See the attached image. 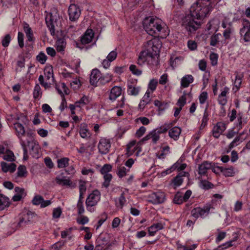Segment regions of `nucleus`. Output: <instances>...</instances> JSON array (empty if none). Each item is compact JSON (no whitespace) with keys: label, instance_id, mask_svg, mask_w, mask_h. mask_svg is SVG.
Returning <instances> with one entry per match:
<instances>
[{"label":"nucleus","instance_id":"obj_9","mask_svg":"<svg viewBox=\"0 0 250 250\" xmlns=\"http://www.w3.org/2000/svg\"><path fill=\"white\" fill-rule=\"evenodd\" d=\"M165 201V195L164 192H153L148 196V202L154 205L162 204Z\"/></svg>","mask_w":250,"mask_h":250},{"label":"nucleus","instance_id":"obj_4","mask_svg":"<svg viewBox=\"0 0 250 250\" xmlns=\"http://www.w3.org/2000/svg\"><path fill=\"white\" fill-rule=\"evenodd\" d=\"M45 22L51 35L54 36L56 27L61 24L60 18L56 9L47 13L45 17Z\"/></svg>","mask_w":250,"mask_h":250},{"label":"nucleus","instance_id":"obj_14","mask_svg":"<svg viewBox=\"0 0 250 250\" xmlns=\"http://www.w3.org/2000/svg\"><path fill=\"white\" fill-rule=\"evenodd\" d=\"M101 75V73L98 69H93L90 76V84L94 86H97V83H99Z\"/></svg>","mask_w":250,"mask_h":250},{"label":"nucleus","instance_id":"obj_26","mask_svg":"<svg viewBox=\"0 0 250 250\" xmlns=\"http://www.w3.org/2000/svg\"><path fill=\"white\" fill-rule=\"evenodd\" d=\"M66 42L64 39H59L56 42L57 50L58 52L63 51L65 47Z\"/></svg>","mask_w":250,"mask_h":250},{"label":"nucleus","instance_id":"obj_41","mask_svg":"<svg viewBox=\"0 0 250 250\" xmlns=\"http://www.w3.org/2000/svg\"><path fill=\"white\" fill-rule=\"evenodd\" d=\"M44 75L47 80L51 78L52 82H53L54 79L53 77V69L52 68H46L44 69Z\"/></svg>","mask_w":250,"mask_h":250},{"label":"nucleus","instance_id":"obj_64","mask_svg":"<svg viewBox=\"0 0 250 250\" xmlns=\"http://www.w3.org/2000/svg\"><path fill=\"white\" fill-rule=\"evenodd\" d=\"M146 131V128L145 127L142 126H141L139 129H138L136 131V135L137 137H140L143 135V134L145 133Z\"/></svg>","mask_w":250,"mask_h":250},{"label":"nucleus","instance_id":"obj_57","mask_svg":"<svg viewBox=\"0 0 250 250\" xmlns=\"http://www.w3.org/2000/svg\"><path fill=\"white\" fill-rule=\"evenodd\" d=\"M208 119V114L206 109L202 120L201 127H204L207 125Z\"/></svg>","mask_w":250,"mask_h":250},{"label":"nucleus","instance_id":"obj_46","mask_svg":"<svg viewBox=\"0 0 250 250\" xmlns=\"http://www.w3.org/2000/svg\"><path fill=\"white\" fill-rule=\"evenodd\" d=\"M130 71L134 75L139 76L142 74V70L137 68V67L134 64H131L129 66Z\"/></svg>","mask_w":250,"mask_h":250},{"label":"nucleus","instance_id":"obj_61","mask_svg":"<svg viewBox=\"0 0 250 250\" xmlns=\"http://www.w3.org/2000/svg\"><path fill=\"white\" fill-rule=\"evenodd\" d=\"M89 219L87 216H83L81 218H78L77 222L79 224L84 225L88 223Z\"/></svg>","mask_w":250,"mask_h":250},{"label":"nucleus","instance_id":"obj_17","mask_svg":"<svg viewBox=\"0 0 250 250\" xmlns=\"http://www.w3.org/2000/svg\"><path fill=\"white\" fill-rule=\"evenodd\" d=\"M94 33L92 29H87L82 37L81 41L82 44H86L90 42L93 38Z\"/></svg>","mask_w":250,"mask_h":250},{"label":"nucleus","instance_id":"obj_3","mask_svg":"<svg viewBox=\"0 0 250 250\" xmlns=\"http://www.w3.org/2000/svg\"><path fill=\"white\" fill-rule=\"evenodd\" d=\"M163 23L157 18L147 17L143 21V26L149 35H158L162 29Z\"/></svg>","mask_w":250,"mask_h":250},{"label":"nucleus","instance_id":"obj_19","mask_svg":"<svg viewBox=\"0 0 250 250\" xmlns=\"http://www.w3.org/2000/svg\"><path fill=\"white\" fill-rule=\"evenodd\" d=\"M122 89L121 87L114 86L110 90L109 99L111 101H115L122 94Z\"/></svg>","mask_w":250,"mask_h":250},{"label":"nucleus","instance_id":"obj_31","mask_svg":"<svg viewBox=\"0 0 250 250\" xmlns=\"http://www.w3.org/2000/svg\"><path fill=\"white\" fill-rule=\"evenodd\" d=\"M95 170L100 172H110L112 170V166L110 164H105L103 167L96 165Z\"/></svg>","mask_w":250,"mask_h":250},{"label":"nucleus","instance_id":"obj_10","mask_svg":"<svg viewBox=\"0 0 250 250\" xmlns=\"http://www.w3.org/2000/svg\"><path fill=\"white\" fill-rule=\"evenodd\" d=\"M199 172H207L208 170H211L212 172L220 171L222 172L223 169L222 167L215 166L214 163L205 161L199 166Z\"/></svg>","mask_w":250,"mask_h":250},{"label":"nucleus","instance_id":"obj_45","mask_svg":"<svg viewBox=\"0 0 250 250\" xmlns=\"http://www.w3.org/2000/svg\"><path fill=\"white\" fill-rule=\"evenodd\" d=\"M47 58L46 55L42 52H40L37 56V60L42 64L45 63Z\"/></svg>","mask_w":250,"mask_h":250},{"label":"nucleus","instance_id":"obj_12","mask_svg":"<svg viewBox=\"0 0 250 250\" xmlns=\"http://www.w3.org/2000/svg\"><path fill=\"white\" fill-rule=\"evenodd\" d=\"M98 149L100 153L105 154L109 152L111 147L110 142L109 140L102 138L98 144Z\"/></svg>","mask_w":250,"mask_h":250},{"label":"nucleus","instance_id":"obj_22","mask_svg":"<svg viewBox=\"0 0 250 250\" xmlns=\"http://www.w3.org/2000/svg\"><path fill=\"white\" fill-rule=\"evenodd\" d=\"M181 132V129L180 127L175 126L172 128L169 131V136L171 138L174 140H177Z\"/></svg>","mask_w":250,"mask_h":250},{"label":"nucleus","instance_id":"obj_23","mask_svg":"<svg viewBox=\"0 0 250 250\" xmlns=\"http://www.w3.org/2000/svg\"><path fill=\"white\" fill-rule=\"evenodd\" d=\"M14 128L17 132V136L20 139L21 141L22 140L21 138L24 135L25 132L24 127L21 124L17 123L14 124Z\"/></svg>","mask_w":250,"mask_h":250},{"label":"nucleus","instance_id":"obj_49","mask_svg":"<svg viewBox=\"0 0 250 250\" xmlns=\"http://www.w3.org/2000/svg\"><path fill=\"white\" fill-rule=\"evenodd\" d=\"M186 104V95L184 94L182 96H181L178 99L177 102V105L179 106V107H183L185 104Z\"/></svg>","mask_w":250,"mask_h":250},{"label":"nucleus","instance_id":"obj_34","mask_svg":"<svg viewBox=\"0 0 250 250\" xmlns=\"http://www.w3.org/2000/svg\"><path fill=\"white\" fill-rule=\"evenodd\" d=\"M221 36L220 33H217L212 35L210 38V45L212 46L216 45L220 41V37Z\"/></svg>","mask_w":250,"mask_h":250},{"label":"nucleus","instance_id":"obj_30","mask_svg":"<svg viewBox=\"0 0 250 250\" xmlns=\"http://www.w3.org/2000/svg\"><path fill=\"white\" fill-rule=\"evenodd\" d=\"M211 208L210 205H207L204 207L203 208H199V211L198 213L200 215V217L204 218L206 216L208 215L209 212Z\"/></svg>","mask_w":250,"mask_h":250},{"label":"nucleus","instance_id":"obj_5","mask_svg":"<svg viewBox=\"0 0 250 250\" xmlns=\"http://www.w3.org/2000/svg\"><path fill=\"white\" fill-rule=\"evenodd\" d=\"M37 214L34 212L29 210L22 212L20 217L17 227H21L31 224L33 222V218Z\"/></svg>","mask_w":250,"mask_h":250},{"label":"nucleus","instance_id":"obj_35","mask_svg":"<svg viewBox=\"0 0 250 250\" xmlns=\"http://www.w3.org/2000/svg\"><path fill=\"white\" fill-rule=\"evenodd\" d=\"M235 80L234 82V85L235 87L239 89L241 86L242 83V79L243 77V74H239L238 73H235Z\"/></svg>","mask_w":250,"mask_h":250},{"label":"nucleus","instance_id":"obj_6","mask_svg":"<svg viewBox=\"0 0 250 250\" xmlns=\"http://www.w3.org/2000/svg\"><path fill=\"white\" fill-rule=\"evenodd\" d=\"M100 200V193L97 190H94L90 193L86 200V208L90 212H92V207L96 205L97 203Z\"/></svg>","mask_w":250,"mask_h":250},{"label":"nucleus","instance_id":"obj_24","mask_svg":"<svg viewBox=\"0 0 250 250\" xmlns=\"http://www.w3.org/2000/svg\"><path fill=\"white\" fill-rule=\"evenodd\" d=\"M10 205L9 198L5 195L0 194V210L4 209Z\"/></svg>","mask_w":250,"mask_h":250},{"label":"nucleus","instance_id":"obj_28","mask_svg":"<svg viewBox=\"0 0 250 250\" xmlns=\"http://www.w3.org/2000/svg\"><path fill=\"white\" fill-rule=\"evenodd\" d=\"M199 187L205 190H208L213 188L214 185L211 183L202 179L199 182Z\"/></svg>","mask_w":250,"mask_h":250},{"label":"nucleus","instance_id":"obj_15","mask_svg":"<svg viewBox=\"0 0 250 250\" xmlns=\"http://www.w3.org/2000/svg\"><path fill=\"white\" fill-rule=\"evenodd\" d=\"M187 165L185 163H182L181 160L179 159L175 164H174L169 169L166 170L165 172H167L169 170L170 172H173L174 171H177V172H180L181 171L184 170Z\"/></svg>","mask_w":250,"mask_h":250},{"label":"nucleus","instance_id":"obj_36","mask_svg":"<svg viewBox=\"0 0 250 250\" xmlns=\"http://www.w3.org/2000/svg\"><path fill=\"white\" fill-rule=\"evenodd\" d=\"M184 201L182 193L179 192H177L174 195L173 199V203L177 205H181Z\"/></svg>","mask_w":250,"mask_h":250},{"label":"nucleus","instance_id":"obj_37","mask_svg":"<svg viewBox=\"0 0 250 250\" xmlns=\"http://www.w3.org/2000/svg\"><path fill=\"white\" fill-rule=\"evenodd\" d=\"M150 135L153 143L156 144L160 139V134L158 132L154 129L150 132Z\"/></svg>","mask_w":250,"mask_h":250},{"label":"nucleus","instance_id":"obj_2","mask_svg":"<svg viewBox=\"0 0 250 250\" xmlns=\"http://www.w3.org/2000/svg\"><path fill=\"white\" fill-rule=\"evenodd\" d=\"M161 45V42L156 39L147 41L139 55L137 64L142 66L147 62L150 65H156Z\"/></svg>","mask_w":250,"mask_h":250},{"label":"nucleus","instance_id":"obj_59","mask_svg":"<svg viewBox=\"0 0 250 250\" xmlns=\"http://www.w3.org/2000/svg\"><path fill=\"white\" fill-rule=\"evenodd\" d=\"M188 46L190 50H194L196 49L197 44L195 41L190 40L188 42Z\"/></svg>","mask_w":250,"mask_h":250},{"label":"nucleus","instance_id":"obj_33","mask_svg":"<svg viewBox=\"0 0 250 250\" xmlns=\"http://www.w3.org/2000/svg\"><path fill=\"white\" fill-rule=\"evenodd\" d=\"M112 80V75L109 74H107L106 75L102 76L101 75L99 83L101 84H105L109 83Z\"/></svg>","mask_w":250,"mask_h":250},{"label":"nucleus","instance_id":"obj_62","mask_svg":"<svg viewBox=\"0 0 250 250\" xmlns=\"http://www.w3.org/2000/svg\"><path fill=\"white\" fill-rule=\"evenodd\" d=\"M208 98V93L206 92H202L199 96V101L201 104H203L205 103Z\"/></svg>","mask_w":250,"mask_h":250},{"label":"nucleus","instance_id":"obj_13","mask_svg":"<svg viewBox=\"0 0 250 250\" xmlns=\"http://www.w3.org/2000/svg\"><path fill=\"white\" fill-rule=\"evenodd\" d=\"M226 125L223 122H218L212 129V134L214 137L218 138L220 135L226 130Z\"/></svg>","mask_w":250,"mask_h":250},{"label":"nucleus","instance_id":"obj_1","mask_svg":"<svg viewBox=\"0 0 250 250\" xmlns=\"http://www.w3.org/2000/svg\"><path fill=\"white\" fill-rule=\"evenodd\" d=\"M211 10L209 4L202 5L198 2L193 4L190 8V14L185 16L182 20V26L189 33L195 32L201 26V22L198 21L207 17Z\"/></svg>","mask_w":250,"mask_h":250},{"label":"nucleus","instance_id":"obj_55","mask_svg":"<svg viewBox=\"0 0 250 250\" xmlns=\"http://www.w3.org/2000/svg\"><path fill=\"white\" fill-rule=\"evenodd\" d=\"M86 190V182L80 180L79 181V192L85 193Z\"/></svg>","mask_w":250,"mask_h":250},{"label":"nucleus","instance_id":"obj_56","mask_svg":"<svg viewBox=\"0 0 250 250\" xmlns=\"http://www.w3.org/2000/svg\"><path fill=\"white\" fill-rule=\"evenodd\" d=\"M183 179L181 176H177L173 180L172 183L176 187L180 186L183 183Z\"/></svg>","mask_w":250,"mask_h":250},{"label":"nucleus","instance_id":"obj_40","mask_svg":"<svg viewBox=\"0 0 250 250\" xmlns=\"http://www.w3.org/2000/svg\"><path fill=\"white\" fill-rule=\"evenodd\" d=\"M42 92L41 88L39 84H36L34 89L33 97L35 99H38L41 96Z\"/></svg>","mask_w":250,"mask_h":250},{"label":"nucleus","instance_id":"obj_21","mask_svg":"<svg viewBox=\"0 0 250 250\" xmlns=\"http://www.w3.org/2000/svg\"><path fill=\"white\" fill-rule=\"evenodd\" d=\"M193 80V77L191 75H186L181 79V85L184 88L187 87Z\"/></svg>","mask_w":250,"mask_h":250},{"label":"nucleus","instance_id":"obj_25","mask_svg":"<svg viewBox=\"0 0 250 250\" xmlns=\"http://www.w3.org/2000/svg\"><path fill=\"white\" fill-rule=\"evenodd\" d=\"M86 125L85 124L81 125L80 129V135L83 138H88L90 137V132L86 128Z\"/></svg>","mask_w":250,"mask_h":250},{"label":"nucleus","instance_id":"obj_7","mask_svg":"<svg viewBox=\"0 0 250 250\" xmlns=\"http://www.w3.org/2000/svg\"><path fill=\"white\" fill-rule=\"evenodd\" d=\"M242 27L240 30L241 38L245 42H250V22L246 19L242 20Z\"/></svg>","mask_w":250,"mask_h":250},{"label":"nucleus","instance_id":"obj_53","mask_svg":"<svg viewBox=\"0 0 250 250\" xmlns=\"http://www.w3.org/2000/svg\"><path fill=\"white\" fill-rule=\"evenodd\" d=\"M232 29L229 27L227 28L223 32V36L226 40L230 39V35L232 32Z\"/></svg>","mask_w":250,"mask_h":250},{"label":"nucleus","instance_id":"obj_27","mask_svg":"<svg viewBox=\"0 0 250 250\" xmlns=\"http://www.w3.org/2000/svg\"><path fill=\"white\" fill-rule=\"evenodd\" d=\"M61 88L63 90L64 93L65 94H68V93L67 92V90H68V88H67L65 84L63 83H61L60 84H56V89L57 90L58 93L62 96L64 97L63 92L62 91V90Z\"/></svg>","mask_w":250,"mask_h":250},{"label":"nucleus","instance_id":"obj_39","mask_svg":"<svg viewBox=\"0 0 250 250\" xmlns=\"http://www.w3.org/2000/svg\"><path fill=\"white\" fill-rule=\"evenodd\" d=\"M139 88L128 85L127 93L129 95L136 96L139 94Z\"/></svg>","mask_w":250,"mask_h":250},{"label":"nucleus","instance_id":"obj_8","mask_svg":"<svg viewBox=\"0 0 250 250\" xmlns=\"http://www.w3.org/2000/svg\"><path fill=\"white\" fill-rule=\"evenodd\" d=\"M68 12L69 20L72 21H75L80 16L81 10L77 5L71 4L69 6Z\"/></svg>","mask_w":250,"mask_h":250},{"label":"nucleus","instance_id":"obj_60","mask_svg":"<svg viewBox=\"0 0 250 250\" xmlns=\"http://www.w3.org/2000/svg\"><path fill=\"white\" fill-rule=\"evenodd\" d=\"M117 56V53L115 51H112L110 52L107 56V59L109 61L112 62L116 59Z\"/></svg>","mask_w":250,"mask_h":250},{"label":"nucleus","instance_id":"obj_18","mask_svg":"<svg viewBox=\"0 0 250 250\" xmlns=\"http://www.w3.org/2000/svg\"><path fill=\"white\" fill-rule=\"evenodd\" d=\"M23 28L27 38V41L29 42H34L35 38L34 37L33 31L29 25L26 22H24Z\"/></svg>","mask_w":250,"mask_h":250},{"label":"nucleus","instance_id":"obj_52","mask_svg":"<svg viewBox=\"0 0 250 250\" xmlns=\"http://www.w3.org/2000/svg\"><path fill=\"white\" fill-rule=\"evenodd\" d=\"M14 153L12 151H9L3 156V159L11 162L14 160Z\"/></svg>","mask_w":250,"mask_h":250},{"label":"nucleus","instance_id":"obj_16","mask_svg":"<svg viewBox=\"0 0 250 250\" xmlns=\"http://www.w3.org/2000/svg\"><path fill=\"white\" fill-rule=\"evenodd\" d=\"M164 229V225L161 223L153 224L150 227L147 228L149 236H154L156 233Z\"/></svg>","mask_w":250,"mask_h":250},{"label":"nucleus","instance_id":"obj_48","mask_svg":"<svg viewBox=\"0 0 250 250\" xmlns=\"http://www.w3.org/2000/svg\"><path fill=\"white\" fill-rule=\"evenodd\" d=\"M43 201V197L39 195H37L34 196L33 198L32 203L34 205H39Z\"/></svg>","mask_w":250,"mask_h":250},{"label":"nucleus","instance_id":"obj_42","mask_svg":"<svg viewBox=\"0 0 250 250\" xmlns=\"http://www.w3.org/2000/svg\"><path fill=\"white\" fill-rule=\"evenodd\" d=\"M157 84L158 81L156 79H152L150 80L148 83V89L147 90H151V92H152L156 89Z\"/></svg>","mask_w":250,"mask_h":250},{"label":"nucleus","instance_id":"obj_58","mask_svg":"<svg viewBox=\"0 0 250 250\" xmlns=\"http://www.w3.org/2000/svg\"><path fill=\"white\" fill-rule=\"evenodd\" d=\"M199 211V208H195L192 209L191 211V215L195 220L200 217V214L198 213Z\"/></svg>","mask_w":250,"mask_h":250},{"label":"nucleus","instance_id":"obj_44","mask_svg":"<svg viewBox=\"0 0 250 250\" xmlns=\"http://www.w3.org/2000/svg\"><path fill=\"white\" fill-rule=\"evenodd\" d=\"M11 40V39L10 35L9 34H6L1 41L2 45L4 47L8 46Z\"/></svg>","mask_w":250,"mask_h":250},{"label":"nucleus","instance_id":"obj_43","mask_svg":"<svg viewBox=\"0 0 250 250\" xmlns=\"http://www.w3.org/2000/svg\"><path fill=\"white\" fill-rule=\"evenodd\" d=\"M68 159L66 158L58 160V166L60 168L65 167L68 164Z\"/></svg>","mask_w":250,"mask_h":250},{"label":"nucleus","instance_id":"obj_29","mask_svg":"<svg viewBox=\"0 0 250 250\" xmlns=\"http://www.w3.org/2000/svg\"><path fill=\"white\" fill-rule=\"evenodd\" d=\"M102 174H104V182L103 184V186L105 188H107L109 185L112 179V176L111 174L109 173H102Z\"/></svg>","mask_w":250,"mask_h":250},{"label":"nucleus","instance_id":"obj_32","mask_svg":"<svg viewBox=\"0 0 250 250\" xmlns=\"http://www.w3.org/2000/svg\"><path fill=\"white\" fill-rule=\"evenodd\" d=\"M89 99L86 96H83L81 99L75 103L77 107H82L83 106L88 104Z\"/></svg>","mask_w":250,"mask_h":250},{"label":"nucleus","instance_id":"obj_47","mask_svg":"<svg viewBox=\"0 0 250 250\" xmlns=\"http://www.w3.org/2000/svg\"><path fill=\"white\" fill-rule=\"evenodd\" d=\"M24 35L22 32H19L18 34V42L19 46L22 48L24 46Z\"/></svg>","mask_w":250,"mask_h":250},{"label":"nucleus","instance_id":"obj_50","mask_svg":"<svg viewBox=\"0 0 250 250\" xmlns=\"http://www.w3.org/2000/svg\"><path fill=\"white\" fill-rule=\"evenodd\" d=\"M209 58L212 65L214 66L217 63L218 55L215 53H211L210 54Z\"/></svg>","mask_w":250,"mask_h":250},{"label":"nucleus","instance_id":"obj_51","mask_svg":"<svg viewBox=\"0 0 250 250\" xmlns=\"http://www.w3.org/2000/svg\"><path fill=\"white\" fill-rule=\"evenodd\" d=\"M107 218V214L105 212H104L102 214V218L98 222V225L96 227V229H99L102 225V224L105 221Z\"/></svg>","mask_w":250,"mask_h":250},{"label":"nucleus","instance_id":"obj_63","mask_svg":"<svg viewBox=\"0 0 250 250\" xmlns=\"http://www.w3.org/2000/svg\"><path fill=\"white\" fill-rule=\"evenodd\" d=\"M27 176V173H16L15 176V180L16 182H19L20 179L25 178Z\"/></svg>","mask_w":250,"mask_h":250},{"label":"nucleus","instance_id":"obj_54","mask_svg":"<svg viewBox=\"0 0 250 250\" xmlns=\"http://www.w3.org/2000/svg\"><path fill=\"white\" fill-rule=\"evenodd\" d=\"M62 213V211L60 207L55 208L53 210V217L54 218H58L60 217Z\"/></svg>","mask_w":250,"mask_h":250},{"label":"nucleus","instance_id":"obj_20","mask_svg":"<svg viewBox=\"0 0 250 250\" xmlns=\"http://www.w3.org/2000/svg\"><path fill=\"white\" fill-rule=\"evenodd\" d=\"M1 167L3 172H14L16 168V165L13 163H1Z\"/></svg>","mask_w":250,"mask_h":250},{"label":"nucleus","instance_id":"obj_11","mask_svg":"<svg viewBox=\"0 0 250 250\" xmlns=\"http://www.w3.org/2000/svg\"><path fill=\"white\" fill-rule=\"evenodd\" d=\"M56 183L62 186H65L71 188L76 187V183L70 180L69 178L65 176H57L55 178Z\"/></svg>","mask_w":250,"mask_h":250},{"label":"nucleus","instance_id":"obj_38","mask_svg":"<svg viewBox=\"0 0 250 250\" xmlns=\"http://www.w3.org/2000/svg\"><path fill=\"white\" fill-rule=\"evenodd\" d=\"M169 147L168 146H166L163 148L162 150L157 154V157L160 159H164L165 158L166 155L169 152Z\"/></svg>","mask_w":250,"mask_h":250}]
</instances>
